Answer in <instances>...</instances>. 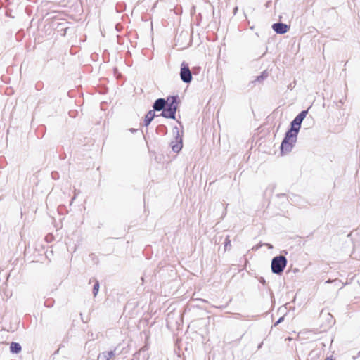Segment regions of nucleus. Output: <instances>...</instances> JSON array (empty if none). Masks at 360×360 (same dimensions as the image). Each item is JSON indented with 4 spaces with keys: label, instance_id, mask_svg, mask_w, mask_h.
I'll return each instance as SVG.
<instances>
[{
    "label": "nucleus",
    "instance_id": "nucleus-5",
    "mask_svg": "<svg viewBox=\"0 0 360 360\" xmlns=\"http://www.w3.org/2000/svg\"><path fill=\"white\" fill-rule=\"evenodd\" d=\"M180 78L186 84H189L193 79L192 72L188 64L185 61L182 62L180 68Z\"/></svg>",
    "mask_w": 360,
    "mask_h": 360
},
{
    "label": "nucleus",
    "instance_id": "nucleus-4",
    "mask_svg": "<svg viewBox=\"0 0 360 360\" xmlns=\"http://www.w3.org/2000/svg\"><path fill=\"white\" fill-rule=\"evenodd\" d=\"M173 133L175 137V141H172L170 143V146L173 152L179 153L183 147L182 135L180 134L177 127H174L173 128Z\"/></svg>",
    "mask_w": 360,
    "mask_h": 360
},
{
    "label": "nucleus",
    "instance_id": "nucleus-10",
    "mask_svg": "<svg viewBox=\"0 0 360 360\" xmlns=\"http://www.w3.org/2000/svg\"><path fill=\"white\" fill-rule=\"evenodd\" d=\"M269 76V73L266 70L263 71L260 75L257 76L255 80L252 82V83H262L265 79H266Z\"/></svg>",
    "mask_w": 360,
    "mask_h": 360
},
{
    "label": "nucleus",
    "instance_id": "nucleus-21",
    "mask_svg": "<svg viewBox=\"0 0 360 360\" xmlns=\"http://www.w3.org/2000/svg\"><path fill=\"white\" fill-rule=\"evenodd\" d=\"M143 349H141L138 353L134 354V356H136L137 354H139L141 351H143Z\"/></svg>",
    "mask_w": 360,
    "mask_h": 360
},
{
    "label": "nucleus",
    "instance_id": "nucleus-17",
    "mask_svg": "<svg viewBox=\"0 0 360 360\" xmlns=\"http://www.w3.org/2000/svg\"><path fill=\"white\" fill-rule=\"evenodd\" d=\"M284 320V316H281L274 323V326H278L279 323H281V322H283Z\"/></svg>",
    "mask_w": 360,
    "mask_h": 360
},
{
    "label": "nucleus",
    "instance_id": "nucleus-19",
    "mask_svg": "<svg viewBox=\"0 0 360 360\" xmlns=\"http://www.w3.org/2000/svg\"><path fill=\"white\" fill-rule=\"evenodd\" d=\"M265 245L267 246V248L269 249H272L273 248V245L271 244H270V243H266Z\"/></svg>",
    "mask_w": 360,
    "mask_h": 360
},
{
    "label": "nucleus",
    "instance_id": "nucleus-22",
    "mask_svg": "<svg viewBox=\"0 0 360 360\" xmlns=\"http://www.w3.org/2000/svg\"><path fill=\"white\" fill-rule=\"evenodd\" d=\"M55 174H57V173H56V172H52V173H51V175H52V177H53V178H54V175H55Z\"/></svg>",
    "mask_w": 360,
    "mask_h": 360
},
{
    "label": "nucleus",
    "instance_id": "nucleus-13",
    "mask_svg": "<svg viewBox=\"0 0 360 360\" xmlns=\"http://www.w3.org/2000/svg\"><path fill=\"white\" fill-rule=\"evenodd\" d=\"M224 250L225 251L229 250L231 249V240H230L229 236H226V237L224 240Z\"/></svg>",
    "mask_w": 360,
    "mask_h": 360
},
{
    "label": "nucleus",
    "instance_id": "nucleus-11",
    "mask_svg": "<svg viewBox=\"0 0 360 360\" xmlns=\"http://www.w3.org/2000/svg\"><path fill=\"white\" fill-rule=\"evenodd\" d=\"M308 113V110H302L295 118L299 123H302Z\"/></svg>",
    "mask_w": 360,
    "mask_h": 360
},
{
    "label": "nucleus",
    "instance_id": "nucleus-18",
    "mask_svg": "<svg viewBox=\"0 0 360 360\" xmlns=\"http://www.w3.org/2000/svg\"><path fill=\"white\" fill-rule=\"evenodd\" d=\"M259 281L260 283H262L263 285L266 284V281H265L264 278H263V277H260L259 278Z\"/></svg>",
    "mask_w": 360,
    "mask_h": 360
},
{
    "label": "nucleus",
    "instance_id": "nucleus-25",
    "mask_svg": "<svg viewBox=\"0 0 360 360\" xmlns=\"http://www.w3.org/2000/svg\"><path fill=\"white\" fill-rule=\"evenodd\" d=\"M178 123L181 125V122L180 121H177Z\"/></svg>",
    "mask_w": 360,
    "mask_h": 360
},
{
    "label": "nucleus",
    "instance_id": "nucleus-24",
    "mask_svg": "<svg viewBox=\"0 0 360 360\" xmlns=\"http://www.w3.org/2000/svg\"><path fill=\"white\" fill-rule=\"evenodd\" d=\"M44 305H46V307H50V305L46 304V302L44 303Z\"/></svg>",
    "mask_w": 360,
    "mask_h": 360
},
{
    "label": "nucleus",
    "instance_id": "nucleus-8",
    "mask_svg": "<svg viewBox=\"0 0 360 360\" xmlns=\"http://www.w3.org/2000/svg\"><path fill=\"white\" fill-rule=\"evenodd\" d=\"M155 116H156V115H155V110H149L145 116L144 125L146 127H148Z\"/></svg>",
    "mask_w": 360,
    "mask_h": 360
},
{
    "label": "nucleus",
    "instance_id": "nucleus-20",
    "mask_svg": "<svg viewBox=\"0 0 360 360\" xmlns=\"http://www.w3.org/2000/svg\"><path fill=\"white\" fill-rule=\"evenodd\" d=\"M237 11H238V7H237V6H236V7L233 8V14H234V15H236V13H237Z\"/></svg>",
    "mask_w": 360,
    "mask_h": 360
},
{
    "label": "nucleus",
    "instance_id": "nucleus-23",
    "mask_svg": "<svg viewBox=\"0 0 360 360\" xmlns=\"http://www.w3.org/2000/svg\"><path fill=\"white\" fill-rule=\"evenodd\" d=\"M262 342L260 345H259L258 349H260L262 347Z\"/></svg>",
    "mask_w": 360,
    "mask_h": 360
},
{
    "label": "nucleus",
    "instance_id": "nucleus-3",
    "mask_svg": "<svg viewBox=\"0 0 360 360\" xmlns=\"http://www.w3.org/2000/svg\"><path fill=\"white\" fill-rule=\"evenodd\" d=\"M296 141V137L285 133L280 146L281 153L286 154L290 153L292 150Z\"/></svg>",
    "mask_w": 360,
    "mask_h": 360
},
{
    "label": "nucleus",
    "instance_id": "nucleus-7",
    "mask_svg": "<svg viewBox=\"0 0 360 360\" xmlns=\"http://www.w3.org/2000/svg\"><path fill=\"white\" fill-rule=\"evenodd\" d=\"M301 124H302V123H299L295 120H293L290 122V128L288 129L285 133L297 138L298 133L300 131V129L301 128Z\"/></svg>",
    "mask_w": 360,
    "mask_h": 360
},
{
    "label": "nucleus",
    "instance_id": "nucleus-12",
    "mask_svg": "<svg viewBox=\"0 0 360 360\" xmlns=\"http://www.w3.org/2000/svg\"><path fill=\"white\" fill-rule=\"evenodd\" d=\"M156 131L158 133L162 134V135H165L167 133V128L164 124H160L157 127Z\"/></svg>",
    "mask_w": 360,
    "mask_h": 360
},
{
    "label": "nucleus",
    "instance_id": "nucleus-9",
    "mask_svg": "<svg viewBox=\"0 0 360 360\" xmlns=\"http://www.w3.org/2000/svg\"><path fill=\"white\" fill-rule=\"evenodd\" d=\"M22 347L18 342H12L10 345V352L13 354H18L21 352Z\"/></svg>",
    "mask_w": 360,
    "mask_h": 360
},
{
    "label": "nucleus",
    "instance_id": "nucleus-6",
    "mask_svg": "<svg viewBox=\"0 0 360 360\" xmlns=\"http://www.w3.org/2000/svg\"><path fill=\"white\" fill-rule=\"evenodd\" d=\"M272 29L276 34H283L288 32L290 26L283 22H275L272 25Z\"/></svg>",
    "mask_w": 360,
    "mask_h": 360
},
{
    "label": "nucleus",
    "instance_id": "nucleus-16",
    "mask_svg": "<svg viewBox=\"0 0 360 360\" xmlns=\"http://www.w3.org/2000/svg\"><path fill=\"white\" fill-rule=\"evenodd\" d=\"M106 354L108 355L109 359L114 357L115 356V349L110 351H105Z\"/></svg>",
    "mask_w": 360,
    "mask_h": 360
},
{
    "label": "nucleus",
    "instance_id": "nucleus-2",
    "mask_svg": "<svg viewBox=\"0 0 360 360\" xmlns=\"http://www.w3.org/2000/svg\"><path fill=\"white\" fill-rule=\"evenodd\" d=\"M287 263L288 260L285 256L279 255L274 257L271 263L272 273L277 275H281L287 265Z\"/></svg>",
    "mask_w": 360,
    "mask_h": 360
},
{
    "label": "nucleus",
    "instance_id": "nucleus-1",
    "mask_svg": "<svg viewBox=\"0 0 360 360\" xmlns=\"http://www.w3.org/2000/svg\"><path fill=\"white\" fill-rule=\"evenodd\" d=\"M181 101L178 95L169 96L167 98H160L155 101L152 110L162 111L160 116L167 119H176V113Z\"/></svg>",
    "mask_w": 360,
    "mask_h": 360
},
{
    "label": "nucleus",
    "instance_id": "nucleus-14",
    "mask_svg": "<svg viewBox=\"0 0 360 360\" xmlns=\"http://www.w3.org/2000/svg\"><path fill=\"white\" fill-rule=\"evenodd\" d=\"M99 287H100L99 282L97 280H96L95 283L93 286V290H92V292H93V295L94 297H96L97 295L98 290H99Z\"/></svg>",
    "mask_w": 360,
    "mask_h": 360
},
{
    "label": "nucleus",
    "instance_id": "nucleus-15",
    "mask_svg": "<svg viewBox=\"0 0 360 360\" xmlns=\"http://www.w3.org/2000/svg\"><path fill=\"white\" fill-rule=\"evenodd\" d=\"M97 360H110L105 351L100 353L98 355Z\"/></svg>",
    "mask_w": 360,
    "mask_h": 360
}]
</instances>
